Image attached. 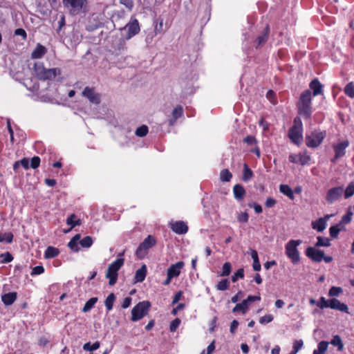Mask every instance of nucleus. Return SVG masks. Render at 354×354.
I'll return each instance as SVG.
<instances>
[{
  "label": "nucleus",
  "mask_w": 354,
  "mask_h": 354,
  "mask_svg": "<svg viewBox=\"0 0 354 354\" xmlns=\"http://www.w3.org/2000/svg\"><path fill=\"white\" fill-rule=\"evenodd\" d=\"M310 88L313 91V95H320L323 92V86L317 79H314L310 83Z\"/></svg>",
  "instance_id": "obj_22"
},
{
  "label": "nucleus",
  "mask_w": 354,
  "mask_h": 354,
  "mask_svg": "<svg viewBox=\"0 0 354 354\" xmlns=\"http://www.w3.org/2000/svg\"><path fill=\"white\" fill-rule=\"evenodd\" d=\"M330 308L333 310H337L340 312H344L348 313V307L346 304L340 302L337 299H330Z\"/></svg>",
  "instance_id": "obj_18"
},
{
  "label": "nucleus",
  "mask_w": 354,
  "mask_h": 354,
  "mask_svg": "<svg viewBox=\"0 0 354 354\" xmlns=\"http://www.w3.org/2000/svg\"><path fill=\"white\" fill-rule=\"evenodd\" d=\"M279 191L286 196H288L290 200H294V192L290 188V187L288 185H281L279 186Z\"/></svg>",
  "instance_id": "obj_25"
},
{
  "label": "nucleus",
  "mask_w": 354,
  "mask_h": 354,
  "mask_svg": "<svg viewBox=\"0 0 354 354\" xmlns=\"http://www.w3.org/2000/svg\"><path fill=\"white\" fill-rule=\"evenodd\" d=\"M260 296H252L249 295L246 299H244L241 303L236 304L235 307L232 309L233 313H236L238 311H241L243 314H245L250 304L256 301H260Z\"/></svg>",
  "instance_id": "obj_10"
},
{
  "label": "nucleus",
  "mask_w": 354,
  "mask_h": 354,
  "mask_svg": "<svg viewBox=\"0 0 354 354\" xmlns=\"http://www.w3.org/2000/svg\"><path fill=\"white\" fill-rule=\"evenodd\" d=\"M100 346V344L99 342H94L92 345L90 342H87L84 344L83 349L86 351H93L98 349Z\"/></svg>",
  "instance_id": "obj_36"
},
{
  "label": "nucleus",
  "mask_w": 354,
  "mask_h": 354,
  "mask_svg": "<svg viewBox=\"0 0 354 354\" xmlns=\"http://www.w3.org/2000/svg\"><path fill=\"white\" fill-rule=\"evenodd\" d=\"M306 254L315 262H321L324 258V252L313 247L306 249Z\"/></svg>",
  "instance_id": "obj_14"
},
{
  "label": "nucleus",
  "mask_w": 354,
  "mask_h": 354,
  "mask_svg": "<svg viewBox=\"0 0 354 354\" xmlns=\"http://www.w3.org/2000/svg\"><path fill=\"white\" fill-rule=\"evenodd\" d=\"M93 243V239L90 236H86L80 241V245L86 248H90Z\"/></svg>",
  "instance_id": "obj_37"
},
{
  "label": "nucleus",
  "mask_w": 354,
  "mask_h": 354,
  "mask_svg": "<svg viewBox=\"0 0 354 354\" xmlns=\"http://www.w3.org/2000/svg\"><path fill=\"white\" fill-rule=\"evenodd\" d=\"M232 177V175L228 169H223L221 171L220 178L221 181L229 182Z\"/></svg>",
  "instance_id": "obj_41"
},
{
  "label": "nucleus",
  "mask_w": 354,
  "mask_h": 354,
  "mask_svg": "<svg viewBox=\"0 0 354 354\" xmlns=\"http://www.w3.org/2000/svg\"><path fill=\"white\" fill-rule=\"evenodd\" d=\"M326 225L327 223H325L324 219L321 218L312 223L313 228L317 230L319 232H323L326 229Z\"/></svg>",
  "instance_id": "obj_27"
},
{
  "label": "nucleus",
  "mask_w": 354,
  "mask_h": 354,
  "mask_svg": "<svg viewBox=\"0 0 354 354\" xmlns=\"http://www.w3.org/2000/svg\"><path fill=\"white\" fill-rule=\"evenodd\" d=\"M180 324V320L178 318H176L174 320H173L169 326V330L171 332H175L176 329L178 328L179 325Z\"/></svg>",
  "instance_id": "obj_51"
},
{
  "label": "nucleus",
  "mask_w": 354,
  "mask_h": 354,
  "mask_svg": "<svg viewBox=\"0 0 354 354\" xmlns=\"http://www.w3.org/2000/svg\"><path fill=\"white\" fill-rule=\"evenodd\" d=\"M244 142L249 145H252L257 142V140L254 136H248L244 138Z\"/></svg>",
  "instance_id": "obj_60"
},
{
  "label": "nucleus",
  "mask_w": 354,
  "mask_h": 354,
  "mask_svg": "<svg viewBox=\"0 0 354 354\" xmlns=\"http://www.w3.org/2000/svg\"><path fill=\"white\" fill-rule=\"evenodd\" d=\"M44 272V268L42 266H37L33 268L32 271L31 272V275L34 274H40Z\"/></svg>",
  "instance_id": "obj_58"
},
{
  "label": "nucleus",
  "mask_w": 354,
  "mask_h": 354,
  "mask_svg": "<svg viewBox=\"0 0 354 354\" xmlns=\"http://www.w3.org/2000/svg\"><path fill=\"white\" fill-rule=\"evenodd\" d=\"M171 229L176 234H183L187 232L188 227L183 221H176L171 224Z\"/></svg>",
  "instance_id": "obj_19"
},
{
  "label": "nucleus",
  "mask_w": 354,
  "mask_h": 354,
  "mask_svg": "<svg viewBox=\"0 0 354 354\" xmlns=\"http://www.w3.org/2000/svg\"><path fill=\"white\" fill-rule=\"evenodd\" d=\"M330 344L335 346H337L338 351H342L344 346L342 339L339 335L334 336L330 341Z\"/></svg>",
  "instance_id": "obj_39"
},
{
  "label": "nucleus",
  "mask_w": 354,
  "mask_h": 354,
  "mask_svg": "<svg viewBox=\"0 0 354 354\" xmlns=\"http://www.w3.org/2000/svg\"><path fill=\"white\" fill-rule=\"evenodd\" d=\"M289 161L292 163H300L302 165L308 164L310 157L301 153L290 154L288 157Z\"/></svg>",
  "instance_id": "obj_16"
},
{
  "label": "nucleus",
  "mask_w": 354,
  "mask_h": 354,
  "mask_svg": "<svg viewBox=\"0 0 354 354\" xmlns=\"http://www.w3.org/2000/svg\"><path fill=\"white\" fill-rule=\"evenodd\" d=\"M40 164V158L38 156H34L31 159L30 167L32 169H37Z\"/></svg>",
  "instance_id": "obj_56"
},
{
  "label": "nucleus",
  "mask_w": 354,
  "mask_h": 354,
  "mask_svg": "<svg viewBox=\"0 0 354 354\" xmlns=\"http://www.w3.org/2000/svg\"><path fill=\"white\" fill-rule=\"evenodd\" d=\"M344 193L343 186L335 187L329 189L327 191L326 196V201L328 204H333L337 201L339 200Z\"/></svg>",
  "instance_id": "obj_9"
},
{
  "label": "nucleus",
  "mask_w": 354,
  "mask_h": 354,
  "mask_svg": "<svg viewBox=\"0 0 354 354\" xmlns=\"http://www.w3.org/2000/svg\"><path fill=\"white\" fill-rule=\"evenodd\" d=\"M343 292V290L342 288L340 287H336V286H333L330 288L329 291H328V296L329 297H337L339 296L341 293H342Z\"/></svg>",
  "instance_id": "obj_43"
},
{
  "label": "nucleus",
  "mask_w": 354,
  "mask_h": 354,
  "mask_svg": "<svg viewBox=\"0 0 354 354\" xmlns=\"http://www.w3.org/2000/svg\"><path fill=\"white\" fill-rule=\"evenodd\" d=\"M46 53V48L40 44H37L35 48L31 53L32 59H39Z\"/></svg>",
  "instance_id": "obj_21"
},
{
  "label": "nucleus",
  "mask_w": 354,
  "mask_h": 354,
  "mask_svg": "<svg viewBox=\"0 0 354 354\" xmlns=\"http://www.w3.org/2000/svg\"><path fill=\"white\" fill-rule=\"evenodd\" d=\"M268 33H269V27H268V26H267L266 27V32L257 38L258 46H261L266 42V41L268 39Z\"/></svg>",
  "instance_id": "obj_45"
},
{
  "label": "nucleus",
  "mask_w": 354,
  "mask_h": 354,
  "mask_svg": "<svg viewBox=\"0 0 354 354\" xmlns=\"http://www.w3.org/2000/svg\"><path fill=\"white\" fill-rule=\"evenodd\" d=\"M326 136V131L314 130L306 135V145L310 148H317L322 144Z\"/></svg>",
  "instance_id": "obj_4"
},
{
  "label": "nucleus",
  "mask_w": 354,
  "mask_h": 354,
  "mask_svg": "<svg viewBox=\"0 0 354 354\" xmlns=\"http://www.w3.org/2000/svg\"><path fill=\"white\" fill-rule=\"evenodd\" d=\"M76 218L75 214H71L66 220V223L69 225H71L73 227L76 225H80L81 224V221L80 219L75 221Z\"/></svg>",
  "instance_id": "obj_47"
},
{
  "label": "nucleus",
  "mask_w": 354,
  "mask_h": 354,
  "mask_svg": "<svg viewBox=\"0 0 354 354\" xmlns=\"http://www.w3.org/2000/svg\"><path fill=\"white\" fill-rule=\"evenodd\" d=\"M15 35L21 36L24 39H26L27 37L26 32L23 28H17L15 30Z\"/></svg>",
  "instance_id": "obj_59"
},
{
  "label": "nucleus",
  "mask_w": 354,
  "mask_h": 354,
  "mask_svg": "<svg viewBox=\"0 0 354 354\" xmlns=\"http://www.w3.org/2000/svg\"><path fill=\"white\" fill-rule=\"evenodd\" d=\"M239 322L237 320H233L230 324V333L232 334H234L239 326Z\"/></svg>",
  "instance_id": "obj_62"
},
{
  "label": "nucleus",
  "mask_w": 354,
  "mask_h": 354,
  "mask_svg": "<svg viewBox=\"0 0 354 354\" xmlns=\"http://www.w3.org/2000/svg\"><path fill=\"white\" fill-rule=\"evenodd\" d=\"M127 29V34L125 36L126 39H130L140 32V25L138 21L136 18H131V21L123 28Z\"/></svg>",
  "instance_id": "obj_11"
},
{
  "label": "nucleus",
  "mask_w": 354,
  "mask_h": 354,
  "mask_svg": "<svg viewBox=\"0 0 354 354\" xmlns=\"http://www.w3.org/2000/svg\"><path fill=\"white\" fill-rule=\"evenodd\" d=\"M1 263H9L12 261L13 257L9 252H6L1 254Z\"/></svg>",
  "instance_id": "obj_52"
},
{
  "label": "nucleus",
  "mask_w": 354,
  "mask_h": 354,
  "mask_svg": "<svg viewBox=\"0 0 354 354\" xmlns=\"http://www.w3.org/2000/svg\"><path fill=\"white\" fill-rule=\"evenodd\" d=\"M156 239L153 236L149 235L145 240L140 243L136 250V256L139 259H142L147 253V250L152 248L156 244Z\"/></svg>",
  "instance_id": "obj_8"
},
{
  "label": "nucleus",
  "mask_w": 354,
  "mask_h": 354,
  "mask_svg": "<svg viewBox=\"0 0 354 354\" xmlns=\"http://www.w3.org/2000/svg\"><path fill=\"white\" fill-rule=\"evenodd\" d=\"M298 113L305 119H309L312 114L311 91L306 90L301 93L297 103Z\"/></svg>",
  "instance_id": "obj_1"
},
{
  "label": "nucleus",
  "mask_w": 354,
  "mask_h": 354,
  "mask_svg": "<svg viewBox=\"0 0 354 354\" xmlns=\"http://www.w3.org/2000/svg\"><path fill=\"white\" fill-rule=\"evenodd\" d=\"M216 289L218 290H227L229 288V281L227 279H223L221 281L218 283V284L216 286Z\"/></svg>",
  "instance_id": "obj_46"
},
{
  "label": "nucleus",
  "mask_w": 354,
  "mask_h": 354,
  "mask_svg": "<svg viewBox=\"0 0 354 354\" xmlns=\"http://www.w3.org/2000/svg\"><path fill=\"white\" fill-rule=\"evenodd\" d=\"M82 94L92 104H99L101 102V95L100 93L95 92L94 88L86 86L84 88Z\"/></svg>",
  "instance_id": "obj_12"
},
{
  "label": "nucleus",
  "mask_w": 354,
  "mask_h": 354,
  "mask_svg": "<svg viewBox=\"0 0 354 354\" xmlns=\"http://www.w3.org/2000/svg\"><path fill=\"white\" fill-rule=\"evenodd\" d=\"M288 137L297 145H299L303 140L302 129L300 127H292L288 132Z\"/></svg>",
  "instance_id": "obj_13"
},
{
  "label": "nucleus",
  "mask_w": 354,
  "mask_h": 354,
  "mask_svg": "<svg viewBox=\"0 0 354 354\" xmlns=\"http://www.w3.org/2000/svg\"><path fill=\"white\" fill-rule=\"evenodd\" d=\"M183 295L182 291L177 292L174 296L172 304H175L178 302V301L181 299Z\"/></svg>",
  "instance_id": "obj_64"
},
{
  "label": "nucleus",
  "mask_w": 354,
  "mask_h": 354,
  "mask_svg": "<svg viewBox=\"0 0 354 354\" xmlns=\"http://www.w3.org/2000/svg\"><path fill=\"white\" fill-rule=\"evenodd\" d=\"M151 304L148 301L139 302L131 310V320L136 322L144 317L149 312Z\"/></svg>",
  "instance_id": "obj_5"
},
{
  "label": "nucleus",
  "mask_w": 354,
  "mask_h": 354,
  "mask_svg": "<svg viewBox=\"0 0 354 354\" xmlns=\"http://www.w3.org/2000/svg\"><path fill=\"white\" fill-rule=\"evenodd\" d=\"M59 253V251L57 248H55L52 246H48L44 253L45 259H52L56 257Z\"/></svg>",
  "instance_id": "obj_26"
},
{
  "label": "nucleus",
  "mask_w": 354,
  "mask_h": 354,
  "mask_svg": "<svg viewBox=\"0 0 354 354\" xmlns=\"http://www.w3.org/2000/svg\"><path fill=\"white\" fill-rule=\"evenodd\" d=\"M328 346V342L326 341H322L318 344L317 349L315 350L313 353H317V354H324L326 351Z\"/></svg>",
  "instance_id": "obj_35"
},
{
  "label": "nucleus",
  "mask_w": 354,
  "mask_h": 354,
  "mask_svg": "<svg viewBox=\"0 0 354 354\" xmlns=\"http://www.w3.org/2000/svg\"><path fill=\"white\" fill-rule=\"evenodd\" d=\"M301 243V240H290L286 245V254L294 264L297 263L300 260L299 252L297 247Z\"/></svg>",
  "instance_id": "obj_6"
},
{
  "label": "nucleus",
  "mask_w": 354,
  "mask_h": 354,
  "mask_svg": "<svg viewBox=\"0 0 354 354\" xmlns=\"http://www.w3.org/2000/svg\"><path fill=\"white\" fill-rule=\"evenodd\" d=\"M97 301V297H92L90 299H88L84 304V306L82 308V312L87 313L89 310H91L93 308V306H95V304H96Z\"/></svg>",
  "instance_id": "obj_28"
},
{
  "label": "nucleus",
  "mask_w": 354,
  "mask_h": 354,
  "mask_svg": "<svg viewBox=\"0 0 354 354\" xmlns=\"http://www.w3.org/2000/svg\"><path fill=\"white\" fill-rule=\"evenodd\" d=\"M253 176L252 171L249 168L247 164L243 165V180L248 181Z\"/></svg>",
  "instance_id": "obj_34"
},
{
  "label": "nucleus",
  "mask_w": 354,
  "mask_h": 354,
  "mask_svg": "<svg viewBox=\"0 0 354 354\" xmlns=\"http://www.w3.org/2000/svg\"><path fill=\"white\" fill-rule=\"evenodd\" d=\"M34 71L36 76L41 80H51L55 79L56 76L61 75L60 68H46L42 62L35 63Z\"/></svg>",
  "instance_id": "obj_2"
},
{
  "label": "nucleus",
  "mask_w": 354,
  "mask_h": 354,
  "mask_svg": "<svg viewBox=\"0 0 354 354\" xmlns=\"http://www.w3.org/2000/svg\"><path fill=\"white\" fill-rule=\"evenodd\" d=\"M17 292H12L4 294L1 296V301L6 306H10L17 299Z\"/></svg>",
  "instance_id": "obj_23"
},
{
  "label": "nucleus",
  "mask_w": 354,
  "mask_h": 354,
  "mask_svg": "<svg viewBox=\"0 0 354 354\" xmlns=\"http://www.w3.org/2000/svg\"><path fill=\"white\" fill-rule=\"evenodd\" d=\"M248 218H249L248 214L247 212H243V213H241L239 216L238 220L240 222L246 223L248 221Z\"/></svg>",
  "instance_id": "obj_61"
},
{
  "label": "nucleus",
  "mask_w": 354,
  "mask_h": 354,
  "mask_svg": "<svg viewBox=\"0 0 354 354\" xmlns=\"http://www.w3.org/2000/svg\"><path fill=\"white\" fill-rule=\"evenodd\" d=\"M245 189L244 187L240 185L236 184L233 187V194L236 200L241 201L243 199L244 196L245 195Z\"/></svg>",
  "instance_id": "obj_20"
},
{
  "label": "nucleus",
  "mask_w": 354,
  "mask_h": 354,
  "mask_svg": "<svg viewBox=\"0 0 354 354\" xmlns=\"http://www.w3.org/2000/svg\"><path fill=\"white\" fill-rule=\"evenodd\" d=\"M349 146V141L346 140L337 144L333 145V148L336 158H342L346 153V149Z\"/></svg>",
  "instance_id": "obj_15"
},
{
  "label": "nucleus",
  "mask_w": 354,
  "mask_h": 354,
  "mask_svg": "<svg viewBox=\"0 0 354 354\" xmlns=\"http://www.w3.org/2000/svg\"><path fill=\"white\" fill-rule=\"evenodd\" d=\"M304 342L301 339L295 340L293 343V351L298 353L299 351L302 348Z\"/></svg>",
  "instance_id": "obj_54"
},
{
  "label": "nucleus",
  "mask_w": 354,
  "mask_h": 354,
  "mask_svg": "<svg viewBox=\"0 0 354 354\" xmlns=\"http://www.w3.org/2000/svg\"><path fill=\"white\" fill-rule=\"evenodd\" d=\"M183 266L184 263L183 261H178L174 264H171L167 269V276L172 279L179 276Z\"/></svg>",
  "instance_id": "obj_17"
},
{
  "label": "nucleus",
  "mask_w": 354,
  "mask_h": 354,
  "mask_svg": "<svg viewBox=\"0 0 354 354\" xmlns=\"http://www.w3.org/2000/svg\"><path fill=\"white\" fill-rule=\"evenodd\" d=\"M339 226H340V224L337 223L335 225H333L330 227L329 232L332 238L335 239L337 237L339 233V229H337Z\"/></svg>",
  "instance_id": "obj_49"
},
{
  "label": "nucleus",
  "mask_w": 354,
  "mask_h": 354,
  "mask_svg": "<svg viewBox=\"0 0 354 354\" xmlns=\"http://www.w3.org/2000/svg\"><path fill=\"white\" fill-rule=\"evenodd\" d=\"M330 299L327 300L324 297H321L317 303V306L321 309L330 308Z\"/></svg>",
  "instance_id": "obj_42"
},
{
  "label": "nucleus",
  "mask_w": 354,
  "mask_h": 354,
  "mask_svg": "<svg viewBox=\"0 0 354 354\" xmlns=\"http://www.w3.org/2000/svg\"><path fill=\"white\" fill-rule=\"evenodd\" d=\"M244 277L243 268H239L232 277V282H236L239 278L243 279Z\"/></svg>",
  "instance_id": "obj_50"
},
{
  "label": "nucleus",
  "mask_w": 354,
  "mask_h": 354,
  "mask_svg": "<svg viewBox=\"0 0 354 354\" xmlns=\"http://www.w3.org/2000/svg\"><path fill=\"white\" fill-rule=\"evenodd\" d=\"M232 270V265L230 262H225L223 265L222 272L220 274L221 277H227L230 275Z\"/></svg>",
  "instance_id": "obj_38"
},
{
  "label": "nucleus",
  "mask_w": 354,
  "mask_h": 354,
  "mask_svg": "<svg viewBox=\"0 0 354 354\" xmlns=\"http://www.w3.org/2000/svg\"><path fill=\"white\" fill-rule=\"evenodd\" d=\"M87 0H62L64 7L68 10L71 15H78Z\"/></svg>",
  "instance_id": "obj_7"
},
{
  "label": "nucleus",
  "mask_w": 354,
  "mask_h": 354,
  "mask_svg": "<svg viewBox=\"0 0 354 354\" xmlns=\"http://www.w3.org/2000/svg\"><path fill=\"white\" fill-rule=\"evenodd\" d=\"M148 133V127L146 125H142L137 128L135 134L138 137H144Z\"/></svg>",
  "instance_id": "obj_44"
},
{
  "label": "nucleus",
  "mask_w": 354,
  "mask_h": 354,
  "mask_svg": "<svg viewBox=\"0 0 354 354\" xmlns=\"http://www.w3.org/2000/svg\"><path fill=\"white\" fill-rule=\"evenodd\" d=\"M68 247L74 252H78L80 248L78 247V243L71 240L68 243Z\"/></svg>",
  "instance_id": "obj_57"
},
{
  "label": "nucleus",
  "mask_w": 354,
  "mask_h": 354,
  "mask_svg": "<svg viewBox=\"0 0 354 354\" xmlns=\"http://www.w3.org/2000/svg\"><path fill=\"white\" fill-rule=\"evenodd\" d=\"M115 299V297L113 293L109 294L108 295V297H106V299L104 301V304L109 311L112 310Z\"/></svg>",
  "instance_id": "obj_33"
},
{
  "label": "nucleus",
  "mask_w": 354,
  "mask_h": 354,
  "mask_svg": "<svg viewBox=\"0 0 354 354\" xmlns=\"http://www.w3.org/2000/svg\"><path fill=\"white\" fill-rule=\"evenodd\" d=\"M277 201L272 198H268L266 201L265 205L267 207H272L276 204Z\"/></svg>",
  "instance_id": "obj_63"
},
{
  "label": "nucleus",
  "mask_w": 354,
  "mask_h": 354,
  "mask_svg": "<svg viewBox=\"0 0 354 354\" xmlns=\"http://www.w3.org/2000/svg\"><path fill=\"white\" fill-rule=\"evenodd\" d=\"M147 274V266L146 265H142L140 269H138L136 272V274L134 277V282L138 283V282H142L145 277Z\"/></svg>",
  "instance_id": "obj_24"
},
{
  "label": "nucleus",
  "mask_w": 354,
  "mask_h": 354,
  "mask_svg": "<svg viewBox=\"0 0 354 354\" xmlns=\"http://www.w3.org/2000/svg\"><path fill=\"white\" fill-rule=\"evenodd\" d=\"M120 3L124 6L129 10H131L133 7V0H120Z\"/></svg>",
  "instance_id": "obj_55"
},
{
  "label": "nucleus",
  "mask_w": 354,
  "mask_h": 354,
  "mask_svg": "<svg viewBox=\"0 0 354 354\" xmlns=\"http://www.w3.org/2000/svg\"><path fill=\"white\" fill-rule=\"evenodd\" d=\"M343 194L345 199H348L354 195V181L348 185L346 188L344 189Z\"/></svg>",
  "instance_id": "obj_29"
},
{
  "label": "nucleus",
  "mask_w": 354,
  "mask_h": 354,
  "mask_svg": "<svg viewBox=\"0 0 354 354\" xmlns=\"http://www.w3.org/2000/svg\"><path fill=\"white\" fill-rule=\"evenodd\" d=\"M124 259L123 258H118L111 263L107 269L106 277L109 279V284L113 286L116 283L118 279V272L124 265Z\"/></svg>",
  "instance_id": "obj_3"
},
{
  "label": "nucleus",
  "mask_w": 354,
  "mask_h": 354,
  "mask_svg": "<svg viewBox=\"0 0 354 354\" xmlns=\"http://www.w3.org/2000/svg\"><path fill=\"white\" fill-rule=\"evenodd\" d=\"M274 317L272 315H266L263 317H261L259 319V323L261 324H266L271 322L273 320Z\"/></svg>",
  "instance_id": "obj_53"
},
{
  "label": "nucleus",
  "mask_w": 354,
  "mask_h": 354,
  "mask_svg": "<svg viewBox=\"0 0 354 354\" xmlns=\"http://www.w3.org/2000/svg\"><path fill=\"white\" fill-rule=\"evenodd\" d=\"M183 109L180 105L177 106L172 111V117L178 119L183 115Z\"/></svg>",
  "instance_id": "obj_48"
},
{
  "label": "nucleus",
  "mask_w": 354,
  "mask_h": 354,
  "mask_svg": "<svg viewBox=\"0 0 354 354\" xmlns=\"http://www.w3.org/2000/svg\"><path fill=\"white\" fill-rule=\"evenodd\" d=\"M317 241L315 243L316 247H328L330 245V241L328 238L318 236Z\"/></svg>",
  "instance_id": "obj_32"
},
{
  "label": "nucleus",
  "mask_w": 354,
  "mask_h": 354,
  "mask_svg": "<svg viewBox=\"0 0 354 354\" xmlns=\"http://www.w3.org/2000/svg\"><path fill=\"white\" fill-rule=\"evenodd\" d=\"M344 93L349 97L353 98L354 97V82H351L348 83L344 88Z\"/></svg>",
  "instance_id": "obj_30"
},
{
  "label": "nucleus",
  "mask_w": 354,
  "mask_h": 354,
  "mask_svg": "<svg viewBox=\"0 0 354 354\" xmlns=\"http://www.w3.org/2000/svg\"><path fill=\"white\" fill-rule=\"evenodd\" d=\"M13 239V234L11 232H0V242H5L6 243H12Z\"/></svg>",
  "instance_id": "obj_31"
},
{
  "label": "nucleus",
  "mask_w": 354,
  "mask_h": 354,
  "mask_svg": "<svg viewBox=\"0 0 354 354\" xmlns=\"http://www.w3.org/2000/svg\"><path fill=\"white\" fill-rule=\"evenodd\" d=\"M353 214L351 212V210L348 209V212H346V214H344L342 217L341 221L338 223L340 224V225H342V224H348V223H349L351 221V220H352Z\"/></svg>",
  "instance_id": "obj_40"
}]
</instances>
